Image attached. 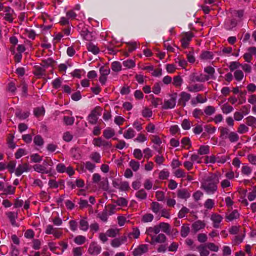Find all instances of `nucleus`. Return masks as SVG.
I'll use <instances>...</instances> for the list:
<instances>
[{
  "mask_svg": "<svg viewBox=\"0 0 256 256\" xmlns=\"http://www.w3.org/2000/svg\"><path fill=\"white\" fill-rule=\"evenodd\" d=\"M160 228H159V224L156 225L154 226H150L146 230V233L150 236L151 238L152 236H154L152 235L153 234H158L160 232Z\"/></svg>",
  "mask_w": 256,
  "mask_h": 256,
  "instance_id": "obj_19",
  "label": "nucleus"
},
{
  "mask_svg": "<svg viewBox=\"0 0 256 256\" xmlns=\"http://www.w3.org/2000/svg\"><path fill=\"white\" fill-rule=\"evenodd\" d=\"M174 174L178 178H185L186 176V174L184 170L180 168L176 170L174 172Z\"/></svg>",
  "mask_w": 256,
  "mask_h": 256,
  "instance_id": "obj_56",
  "label": "nucleus"
},
{
  "mask_svg": "<svg viewBox=\"0 0 256 256\" xmlns=\"http://www.w3.org/2000/svg\"><path fill=\"white\" fill-rule=\"evenodd\" d=\"M30 170V166L28 163H23L18 164L15 170V174L18 176L24 172H28Z\"/></svg>",
  "mask_w": 256,
  "mask_h": 256,
  "instance_id": "obj_8",
  "label": "nucleus"
},
{
  "mask_svg": "<svg viewBox=\"0 0 256 256\" xmlns=\"http://www.w3.org/2000/svg\"><path fill=\"white\" fill-rule=\"evenodd\" d=\"M189 79L191 82H204L209 80V78L203 74H198L196 72H193L189 76Z\"/></svg>",
  "mask_w": 256,
  "mask_h": 256,
  "instance_id": "obj_4",
  "label": "nucleus"
},
{
  "mask_svg": "<svg viewBox=\"0 0 256 256\" xmlns=\"http://www.w3.org/2000/svg\"><path fill=\"white\" fill-rule=\"evenodd\" d=\"M194 36L192 33L189 32L186 33L181 40L182 46L183 48H186L189 44V42Z\"/></svg>",
  "mask_w": 256,
  "mask_h": 256,
  "instance_id": "obj_11",
  "label": "nucleus"
},
{
  "mask_svg": "<svg viewBox=\"0 0 256 256\" xmlns=\"http://www.w3.org/2000/svg\"><path fill=\"white\" fill-rule=\"evenodd\" d=\"M200 58L203 60H212L214 58V54L212 52L209 51H204L202 52L200 56Z\"/></svg>",
  "mask_w": 256,
  "mask_h": 256,
  "instance_id": "obj_30",
  "label": "nucleus"
},
{
  "mask_svg": "<svg viewBox=\"0 0 256 256\" xmlns=\"http://www.w3.org/2000/svg\"><path fill=\"white\" fill-rule=\"evenodd\" d=\"M234 77L237 81H240L244 78V73L240 70H236L234 72Z\"/></svg>",
  "mask_w": 256,
  "mask_h": 256,
  "instance_id": "obj_60",
  "label": "nucleus"
},
{
  "mask_svg": "<svg viewBox=\"0 0 256 256\" xmlns=\"http://www.w3.org/2000/svg\"><path fill=\"white\" fill-rule=\"evenodd\" d=\"M190 210L185 206H183L182 209L179 211L178 214V217L179 218H184L186 214L188 213Z\"/></svg>",
  "mask_w": 256,
  "mask_h": 256,
  "instance_id": "obj_62",
  "label": "nucleus"
},
{
  "mask_svg": "<svg viewBox=\"0 0 256 256\" xmlns=\"http://www.w3.org/2000/svg\"><path fill=\"white\" fill-rule=\"evenodd\" d=\"M198 250L200 252V256H208L210 254L206 246L200 245L198 247Z\"/></svg>",
  "mask_w": 256,
  "mask_h": 256,
  "instance_id": "obj_37",
  "label": "nucleus"
},
{
  "mask_svg": "<svg viewBox=\"0 0 256 256\" xmlns=\"http://www.w3.org/2000/svg\"><path fill=\"white\" fill-rule=\"evenodd\" d=\"M256 54V48L255 46L250 47L248 49V52L244 54V60L250 62H251L252 56Z\"/></svg>",
  "mask_w": 256,
  "mask_h": 256,
  "instance_id": "obj_10",
  "label": "nucleus"
},
{
  "mask_svg": "<svg viewBox=\"0 0 256 256\" xmlns=\"http://www.w3.org/2000/svg\"><path fill=\"white\" fill-rule=\"evenodd\" d=\"M238 134L235 132H232L228 139L232 143L237 142L239 140Z\"/></svg>",
  "mask_w": 256,
  "mask_h": 256,
  "instance_id": "obj_36",
  "label": "nucleus"
},
{
  "mask_svg": "<svg viewBox=\"0 0 256 256\" xmlns=\"http://www.w3.org/2000/svg\"><path fill=\"white\" fill-rule=\"evenodd\" d=\"M135 196L140 200H142L146 199L147 193L144 189L142 188L136 192Z\"/></svg>",
  "mask_w": 256,
  "mask_h": 256,
  "instance_id": "obj_26",
  "label": "nucleus"
},
{
  "mask_svg": "<svg viewBox=\"0 0 256 256\" xmlns=\"http://www.w3.org/2000/svg\"><path fill=\"white\" fill-rule=\"evenodd\" d=\"M127 240L126 236L116 238L112 240L111 242V245L114 248L119 247L122 244L126 242Z\"/></svg>",
  "mask_w": 256,
  "mask_h": 256,
  "instance_id": "obj_16",
  "label": "nucleus"
},
{
  "mask_svg": "<svg viewBox=\"0 0 256 256\" xmlns=\"http://www.w3.org/2000/svg\"><path fill=\"white\" fill-rule=\"evenodd\" d=\"M240 214L238 211L235 210H233L231 213H230L228 215H227L226 218L228 221H232L238 218Z\"/></svg>",
  "mask_w": 256,
  "mask_h": 256,
  "instance_id": "obj_34",
  "label": "nucleus"
},
{
  "mask_svg": "<svg viewBox=\"0 0 256 256\" xmlns=\"http://www.w3.org/2000/svg\"><path fill=\"white\" fill-rule=\"evenodd\" d=\"M34 74L38 78H40L42 76H45V70L41 66H35Z\"/></svg>",
  "mask_w": 256,
  "mask_h": 256,
  "instance_id": "obj_24",
  "label": "nucleus"
},
{
  "mask_svg": "<svg viewBox=\"0 0 256 256\" xmlns=\"http://www.w3.org/2000/svg\"><path fill=\"white\" fill-rule=\"evenodd\" d=\"M115 132L114 130L110 128H107L103 132V136L106 139L112 138Z\"/></svg>",
  "mask_w": 256,
  "mask_h": 256,
  "instance_id": "obj_27",
  "label": "nucleus"
},
{
  "mask_svg": "<svg viewBox=\"0 0 256 256\" xmlns=\"http://www.w3.org/2000/svg\"><path fill=\"white\" fill-rule=\"evenodd\" d=\"M166 236L163 234H159L156 236H152L151 238V244L154 242L163 243L166 241Z\"/></svg>",
  "mask_w": 256,
  "mask_h": 256,
  "instance_id": "obj_17",
  "label": "nucleus"
},
{
  "mask_svg": "<svg viewBox=\"0 0 256 256\" xmlns=\"http://www.w3.org/2000/svg\"><path fill=\"white\" fill-rule=\"evenodd\" d=\"M210 152V146H201L198 150V154L200 155L208 154Z\"/></svg>",
  "mask_w": 256,
  "mask_h": 256,
  "instance_id": "obj_40",
  "label": "nucleus"
},
{
  "mask_svg": "<svg viewBox=\"0 0 256 256\" xmlns=\"http://www.w3.org/2000/svg\"><path fill=\"white\" fill-rule=\"evenodd\" d=\"M4 12H6L4 19L12 23L16 16L15 12L13 9H12L10 6H6Z\"/></svg>",
  "mask_w": 256,
  "mask_h": 256,
  "instance_id": "obj_5",
  "label": "nucleus"
},
{
  "mask_svg": "<svg viewBox=\"0 0 256 256\" xmlns=\"http://www.w3.org/2000/svg\"><path fill=\"white\" fill-rule=\"evenodd\" d=\"M7 217L10 220V222L12 226H18V225L16 224V220L18 218V212H9L6 213Z\"/></svg>",
  "mask_w": 256,
  "mask_h": 256,
  "instance_id": "obj_14",
  "label": "nucleus"
},
{
  "mask_svg": "<svg viewBox=\"0 0 256 256\" xmlns=\"http://www.w3.org/2000/svg\"><path fill=\"white\" fill-rule=\"evenodd\" d=\"M135 134L134 130L132 128H129L124 132V137L126 139H130L133 138L135 136Z\"/></svg>",
  "mask_w": 256,
  "mask_h": 256,
  "instance_id": "obj_39",
  "label": "nucleus"
},
{
  "mask_svg": "<svg viewBox=\"0 0 256 256\" xmlns=\"http://www.w3.org/2000/svg\"><path fill=\"white\" fill-rule=\"evenodd\" d=\"M180 96L178 103L184 107L186 106V102L190 99L191 95L186 92H182L180 94Z\"/></svg>",
  "mask_w": 256,
  "mask_h": 256,
  "instance_id": "obj_9",
  "label": "nucleus"
},
{
  "mask_svg": "<svg viewBox=\"0 0 256 256\" xmlns=\"http://www.w3.org/2000/svg\"><path fill=\"white\" fill-rule=\"evenodd\" d=\"M190 193L185 188L180 189L177 190V196L180 199H187L190 197Z\"/></svg>",
  "mask_w": 256,
  "mask_h": 256,
  "instance_id": "obj_18",
  "label": "nucleus"
},
{
  "mask_svg": "<svg viewBox=\"0 0 256 256\" xmlns=\"http://www.w3.org/2000/svg\"><path fill=\"white\" fill-rule=\"evenodd\" d=\"M102 250L101 246L96 242H92L90 244L88 252L93 256H97L100 254Z\"/></svg>",
  "mask_w": 256,
  "mask_h": 256,
  "instance_id": "obj_7",
  "label": "nucleus"
},
{
  "mask_svg": "<svg viewBox=\"0 0 256 256\" xmlns=\"http://www.w3.org/2000/svg\"><path fill=\"white\" fill-rule=\"evenodd\" d=\"M86 46L88 50L90 52H91L94 54L96 55L99 53L100 49L96 45H95L93 43L90 42L88 43Z\"/></svg>",
  "mask_w": 256,
  "mask_h": 256,
  "instance_id": "obj_20",
  "label": "nucleus"
},
{
  "mask_svg": "<svg viewBox=\"0 0 256 256\" xmlns=\"http://www.w3.org/2000/svg\"><path fill=\"white\" fill-rule=\"evenodd\" d=\"M187 89L190 92H198L203 90L204 86L202 84H194L188 86Z\"/></svg>",
  "mask_w": 256,
  "mask_h": 256,
  "instance_id": "obj_22",
  "label": "nucleus"
},
{
  "mask_svg": "<svg viewBox=\"0 0 256 256\" xmlns=\"http://www.w3.org/2000/svg\"><path fill=\"white\" fill-rule=\"evenodd\" d=\"M220 132V137L222 139H227L232 131L227 127L221 126L218 128Z\"/></svg>",
  "mask_w": 256,
  "mask_h": 256,
  "instance_id": "obj_15",
  "label": "nucleus"
},
{
  "mask_svg": "<svg viewBox=\"0 0 256 256\" xmlns=\"http://www.w3.org/2000/svg\"><path fill=\"white\" fill-rule=\"evenodd\" d=\"M100 75L106 76L110 73V69L107 66H102L100 68Z\"/></svg>",
  "mask_w": 256,
  "mask_h": 256,
  "instance_id": "obj_63",
  "label": "nucleus"
},
{
  "mask_svg": "<svg viewBox=\"0 0 256 256\" xmlns=\"http://www.w3.org/2000/svg\"><path fill=\"white\" fill-rule=\"evenodd\" d=\"M204 114V112L200 109L195 108L192 112V116L196 118L200 119V116Z\"/></svg>",
  "mask_w": 256,
  "mask_h": 256,
  "instance_id": "obj_64",
  "label": "nucleus"
},
{
  "mask_svg": "<svg viewBox=\"0 0 256 256\" xmlns=\"http://www.w3.org/2000/svg\"><path fill=\"white\" fill-rule=\"evenodd\" d=\"M34 142L36 145L41 146H43L44 144V140L40 136L37 135L35 136L34 138Z\"/></svg>",
  "mask_w": 256,
  "mask_h": 256,
  "instance_id": "obj_47",
  "label": "nucleus"
},
{
  "mask_svg": "<svg viewBox=\"0 0 256 256\" xmlns=\"http://www.w3.org/2000/svg\"><path fill=\"white\" fill-rule=\"evenodd\" d=\"M232 106L229 105L228 103L224 104L222 107V110L223 113L228 114L230 113L233 110Z\"/></svg>",
  "mask_w": 256,
  "mask_h": 256,
  "instance_id": "obj_46",
  "label": "nucleus"
},
{
  "mask_svg": "<svg viewBox=\"0 0 256 256\" xmlns=\"http://www.w3.org/2000/svg\"><path fill=\"white\" fill-rule=\"evenodd\" d=\"M170 99L164 100V104L162 106V109H172L176 106L177 93L174 92L170 94Z\"/></svg>",
  "mask_w": 256,
  "mask_h": 256,
  "instance_id": "obj_2",
  "label": "nucleus"
},
{
  "mask_svg": "<svg viewBox=\"0 0 256 256\" xmlns=\"http://www.w3.org/2000/svg\"><path fill=\"white\" fill-rule=\"evenodd\" d=\"M90 158L91 159V160H92V161L96 163L100 162L101 156L98 152H92L90 154Z\"/></svg>",
  "mask_w": 256,
  "mask_h": 256,
  "instance_id": "obj_38",
  "label": "nucleus"
},
{
  "mask_svg": "<svg viewBox=\"0 0 256 256\" xmlns=\"http://www.w3.org/2000/svg\"><path fill=\"white\" fill-rule=\"evenodd\" d=\"M119 230L118 228H110L106 231V234L108 236L114 238L118 233Z\"/></svg>",
  "mask_w": 256,
  "mask_h": 256,
  "instance_id": "obj_52",
  "label": "nucleus"
},
{
  "mask_svg": "<svg viewBox=\"0 0 256 256\" xmlns=\"http://www.w3.org/2000/svg\"><path fill=\"white\" fill-rule=\"evenodd\" d=\"M216 112L215 108L211 106H207L205 108L204 112V113L207 116H211L213 114Z\"/></svg>",
  "mask_w": 256,
  "mask_h": 256,
  "instance_id": "obj_51",
  "label": "nucleus"
},
{
  "mask_svg": "<svg viewBox=\"0 0 256 256\" xmlns=\"http://www.w3.org/2000/svg\"><path fill=\"white\" fill-rule=\"evenodd\" d=\"M237 24L236 21L232 19L230 20V22H228L225 24V26L226 30H230L233 28L235 27Z\"/></svg>",
  "mask_w": 256,
  "mask_h": 256,
  "instance_id": "obj_54",
  "label": "nucleus"
},
{
  "mask_svg": "<svg viewBox=\"0 0 256 256\" xmlns=\"http://www.w3.org/2000/svg\"><path fill=\"white\" fill-rule=\"evenodd\" d=\"M192 123L188 120L184 119L181 124L182 128L184 130H188L191 127Z\"/></svg>",
  "mask_w": 256,
  "mask_h": 256,
  "instance_id": "obj_50",
  "label": "nucleus"
},
{
  "mask_svg": "<svg viewBox=\"0 0 256 256\" xmlns=\"http://www.w3.org/2000/svg\"><path fill=\"white\" fill-rule=\"evenodd\" d=\"M102 109L99 106L96 107L88 116V122L92 124H96L98 120V116L100 115Z\"/></svg>",
  "mask_w": 256,
  "mask_h": 256,
  "instance_id": "obj_3",
  "label": "nucleus"
},
{
  "mask_svg": "<svg viewBox=\"0 0 256 256\" xmlns=\"http://www.w3.org/2000/svg\"><path fill=\"white\" fill-rule=\"evenodd\" d=\"M183 82V80L180 76L174 77L172 84L176 88H180Z\"/></svg>",
  "mask_w": 256,
  "mask_h": 256,
  "instance_id": "obj_32",
  "label": "nucleus"
},
{
  "mask_svg": "<svg viewBox=\"0 0 256 256\" xmlns=\"http://www.w3.org/2000/svg\"><path fill=\"white\" fill-rule=\"evenodd\" d=\"M181 143L184 148L188 146V148H186L187 149H188L191 146L190 140L188 137H184L182 138L181 140Z\"/></svg>",
  "mask_w": 256,
  "mask_h": 256,
  "instance_id": "obj_58",
  "label": "nucleus"
},
{
  "mask_svg": "<svg viewBox=\"0 0 256 256\" xmlns=\"http://www.w3.org/2000/svg\"><path fill=\"white\" fill-rule=\"evenodd\" d=\"M246 124L250 126H254L256 124V118L252 116H249L246 118Z\"/></svg>",
  "mask_w": 256,
  "mask_h": 256,
  "instance_id": "obj_55",
  "label": "nucleus"
},
{
  "mask_svg": "<svg viewBox=\"0 0 256 256\" xmlns=\"http://www.w3.org/2000/svg\"><path fill=\"white\" fill-rule=\"evenodd\" d=\"M204 226L205 224L200 220H197L192 224V228L195 232L204 228Z\"/></svg>",
  "mask_w": 256,
  "mask_h": 256,
  "instance_id": "obj_25",
  "label": "nucleus"
},
{
  "mask_svg": "<svg viewBox=\"0 0 256 256\" xmlns=\"http://www.w3.org/2000/svg\"><path fill=\"white\" fill-rule=\"evenodd\" d=\"M123 65L128 68H134L135 66V62L132 60H127L122 62Z\"/></svg>",
  "mask_w": 256,
  "mask_h": 256,
  "instance_id": "obj_61",
  "label": "nucleus"
},
{
  "mask_svg": "<svg viewBox=\"0 0 256 256\" xmlns=\"http://www.w3.org/2000/svg\"><path fill=\"white\" fill-rule=\"evenodd\" d=\"M151 97V104L154 107L157 108L158 106L162 104V99L158 98H154L152 94L150 96Z\"/></svg>",
  "mask_w": 256,
  "mask_h": 256,
  "instance_id": "obj_31",
  "label": "nucleus"
},
{
  "mask_svg": "<svg viewBox=\"0 0 256 256\" xmlns=\"http://www.w3.org/2000/svg\"><path fill=\"white\" fill-rule=\"evenodd\" d=\"M218 182V176L216 174H212L204 179L201 187L208 194H212L216 191Z\"/></svg>",
  "mask_w": 256,
  "mask_h": 256,
  "instance_id": "obj_1",
  "label": "nucleus"
},
{
  "mask_svg": "<svg viewBox=\"0 0 256 256\" xmlns=\"http://www.w3.org/2000/svg\"><path fill=\"white\" fill-rule=\"evenodd\" d=\"M252 172V168L248 165L244 164L242 167V174L244 175L249 176Z\"/></svg>",
  "mask_w": 256,
  "mask_h": 256,
  "instance_id": "obj_44",
  "label": "nucleus"
},
{
  "mask_svg": "<svg viewBox=\"0 0 256 256\" xmlns=\"http://www.w3.org/2000/svg\"><path fill=\"white\" fill-rule=\"evenodd\" d=\"M204 72L208 74V75L206 76L209 78V80L210 78L214 79L215 77L214 76V74L215 72L214 68L210 66H206L204 68Z\"/></svg>",
  "mask_w": 256,
  "mask_h": 256,
  "instance_id": "obj_28",
  "label": "nucleus"
},
{
  "mask_svg": "<svg viewBox=\"0 0 256 256\" xmlns=\"http://www.w3.org/2000/svg\"><path fill=\"white\" fill-rule=\"evenodd\" d=\"M129 166L134 172H136L139 169L140 164L139 162L131 160L129 162Z\"/></svg>",
  "mask_w": 256,
  "mask_h": 256,
  "instance_id": "obj_49",
  "label": "nucleus"
},
{
  "mask_svg": "<svg viewBox=\"0 0 256 256\" xmlns=\"http://www.w3.org/2000/svg\"><path fill=\"white\" fill-rule=\"evenodd\" d=\"M16 190L15 187H13L12 186H8L6 188H4L3 192H4L1 194H12L14 193Z\"/></svg>",
  "mask_w": 256,
  "mask_h": 256,
  "instance_id": "obj_43",
  "label": "nucleus"
},
{
  "mask_svg": "<svg viewBox=\"0 0 256 256\" xmlns=\"http://www.w3.org/2000/svg\"><path fill=\"white\" fill-rule=\"evenodd\" d=\"M111 68L114 72H120L122 70V65L120 62L115 61L112 62Z\"/></svg>",
  "mask_w": 256,
  "mask_h": 256,
  "instance_id": "obj_48",
  "label": "nucleus"
},
{
  "mask_svg": "<svg viewBox=\"0 0 256 256\" xmlns=\"http://www.w3.org/2000/svg\"><path fill=\"white\" fill-rule=\"evenodd\" d=\"M150 209L155 214L159 213L162 208V206L156 202H152L150 204Z\"/></svg>",
  "mask_w": 256,
  "mask_h": 256,
  "instance_id": "obj_21",
  "label": "nucleus"
},
{
  "mask_svg": "<svg viewBox=\"0 0 256 256\" xmlns=\"http://www.w3.org/2000/svg\"><path fill=\"white\" fill-rule=\"evenodd\" d=\"M204 205V208L206 209L211 210L214 206V201L211 198H208L206 200Z\"/></svg>",
  "mask_w": 256,
  "mask_h": 256,
  "instance_id": "obj_41",
  "label": "nucleus"
},
{
  "mask_svg": "<svg viewBox=\"0 0 256 256\" xmlns=\"http://www.w3.org/2000/svg\"><path fill=\"white\" fill-rule=\"evenodd\" d=\"M190 232V228L188 224H183L181 227L180 235L182 238H186Z\"/></svg>",
  "mask_w": 256,
  "mask_h": 256,
  "instance_id": "obj_33",
  "label": "nucleus"
},
{
  "mask_svg": "<svg viewBox=\"0 0 256 256\" xmlns=\"http://www.w3.org/2000/svg\"><path fill=\"white\" fill-rule=\"evenodd\" d=\"M86 170H88L89 172H92L96 168V166L94 164H92V162L90 161L86 162L84 164Z\"/></svg>",
  "mask_w": 256,
  "mask_h": 256,
  "instance_id": "obj_53",
  "label": "nucleus"
},
{
  "mask_svg": "<svg viewBox=\"0 0 256 256\" xmlns=\"http://www.w3.org/2000/svg\"><path fill=\"white\" fill-rule=\"evenodd\" d=\"M154 216L152 214H146L142 216V221L144 222H151L154 220Z\"/></svg>",
  "mask_w": 256,
  "mask_h": 256,
  "instance_id": "obj_45",
  "label": "nucleus"
},
{
  "mask_svg": "<svg viewBox=\"0 0 256 256\" xmlns=\"http://www.w3.org/2000/svg\"><path fill=\"white\" fill-rule=\"evenodd\" d=\"M93 144L95 146L98 147L104 146L110 148L112 146V144L110 142L102 140L100 138H94L93 140Z\"/></svg>",
  "mask_w": 256,
  "mask_h": 256,
  "instance_id": "obj_13",
  "label": "nucleus"
},
{
  "mask_svg": "<svg viewBox=\"0 0 256 256\" xmlns=\"http://www.w3.org/2000/svg\"><path fill=\"white\" fill-rule=\"evenodd\" d=\"M33 168L34 170L36 172H40L42 174L48 173V171L46 170V168L41 164H34L33 166Z\"/></svg>",
  "mask_w": 256,
  "mask_h": 256,
  "instance_id": "obj_35",
  "label": "nucleus"
},
{
  "mask_svg": "<svg viewBox=\"0 0 256 256\" xmlns=\"http://www.w3.org/2000/svg\"><path fill=\"white\" fill-rule=\"evenodd\" d=\"M79 224H80V228L82 230L86 232L88 230V228H89L88 222L86 220V218L81 219L80 220Z\"/></svg>",
  "mask_w": 256,
  "mask_h": 256,
  "instance_id": "obj_29",
  "label": "nucleus"
},
{
  "mask_svg": "<svg viewBox=\"0 0 256 256\" xmlns=\"http://www.w3.org/2000/svg\"><path fill=\"white\" fill-rule=\"evenodd\" d=\"M86 237L82 236H76L74 239V242L76 244L80 245L84 244L86 242Z\"/></svg>",
  "mask_w": 256,
  "mask_h": 256,
  "instance_id": "obj_57",
  "label": "nucleus"
},
{
  "mask_svg": "<svg viewBox=\"0 0 256 256\" xmlns=\"http://www.w3.org/2000/svg\"><path fill=\"white\" fill-rule=\"evenodd\" d=\"M142 115L144 118H150L152 116V110L146 107L142 110Z\"/></svg>",
  "mask_w": 256,
  "mask_h": 256,
  "instance_id": "obj_59",
  "label": "nucleus"
},
{
  "mask_svg": "<svg viewBox=\"0 0 256 256\" xmlns=\"http://www.w3.org/2000/svg\"><path fill=\"white\" fill-rule=\"evenodd\" d=\"M159 228L160 230L166 233V234H170V225L166 222H162L159 224Z\"/></svg>",
  "mask_w": 256,
  "mask_h": 256,
  "instance_id": "obj_23",
  "label": "nucleus"
},
{
  "mask_svg": "<svg viewBox=\"0 0 256 256\" xmlns=\"http://www.w3.org/2000/svg\"><path fill=\"white\" fill-rule=\"evenodd\" d=\"M210 220L212 222L214 228H218L220 227V223L223 220V217L216 213H212L210 217Z\"/></svg>",
  "mask_w": 256,
  "mask_h": 256,
  "instance_id": "obj_6",
  "label": "nucleus"
},
{
  "mask_svg": "<svg viewBox=\"0 0 256 256\" xmlns=\"http://www.w3.org/2000/svg\"><path fill=\"white\" fill-rule=\"evenodd\" d=\"M16 116L20 120H24L27 118L29 116V112H22L21 110H18L15 113Z\"/></svg>",
  "mask_w": 256,
  "mask_h": 256,
  "instance_id": "obj_42",
  "label": "nucleus"
},
{
  "mask_svg": "<svg viewBox=\"0 0 256 256\" xmlns=\"http://www.w3.org/2000/svg\"><path fill=\"white\" fill-rule=\"evenodd\" d=\"M148 250V248L146 244H141L134 250L132 254L134 256H140L146 253Z\"/></svg>",
  "mask_w": 256,
  "mask_h": 256,
  "instance_id": "obj_12",
  "label": "nucleus"
}]
</instances>
